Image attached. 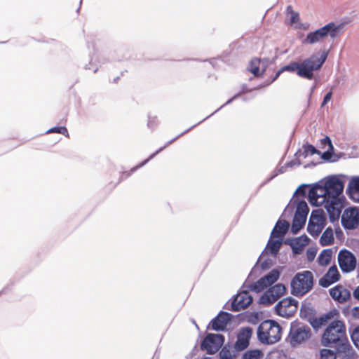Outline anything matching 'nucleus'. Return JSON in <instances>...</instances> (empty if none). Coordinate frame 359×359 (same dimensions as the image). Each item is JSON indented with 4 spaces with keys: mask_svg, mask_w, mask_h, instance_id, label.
<instances>
[{
    "mask_svg": "<svg viewBox=\"0 0 359 359\" xmlns=\"http://www.w3.org/2000/svg\"><path fill=\"white\" fill-rule=\"evenodd\" d=\"M338 316V311L333 309L319 317H314V318H311L310 320V325L314 330H317L322 326L329 324L330 320H335L334 318Z\"/></svg>",
    "mask_w": 359,
    "mask_h": 359,
    "instance_id": "obj_16",
    "label": "nucleus"
},
{
    "mask_svg": "<svg viewBox=\"0 0 359 359\" xmlns=\"http://www.w3.org/2000/svg\"><path fill=\"white\" fill-rule=\"evenodd\" d=\"M86 69H91V67H89L88 65H86Z\"/></svg>",
    "mask_w": 359,
    "mask_h": 359,
    "instance_id": "obj_54",
    "label": "nucleus"
},
{
    "mask_svg": "<svg viewBox=\"0 0 359 359\" xmlns=\"http://www.w3.org/2000/svg\"><path fill=\"white\" fill-rule=\"evenodd\" d=\"M351 339L355 346L359 350V325L354 327L351 331Z\"/></svg>",
    "mask_w": 359,
    "mask_h": 359,
    "instance_id": "obj_38",
    "label": "nucleus"
},
{
    "mask_svg": "<svg viewBox=\"0 0 359 359\" xmlns=\"http://www.w3.org/2000/svg\"><path fill=\"white\" fill-rule=\"evenodd\" d=\"M257 335L262 344H273L281 339V327L273 320H266L257 327Z\"/></svg>",
    "mask_w": 359,
    "mask_h": 359,
    "instance_id": "obj_4",
    "label": "nucleus"
},
{
    "mask_svg": "<svg viewBox=\"0 0 359 359\" xmlns=\"http://www.w3.org/2000/svg\"><path fill=\"white\" fill-rule=\"evenodd\" d=\"M324 227L325 226H321V224H313L312 221H309L307 231L311 236H312L313 237H316L323 231Z\"/></svg>",
    "mask_w": 359,
    "mask_h": 359,
    "instance_id": "obj_34",
    "label": "nucleus"
},
{
    "mask_svg": "<svg viewBox=\"0 0 359 359\" xmlns=\"http://www.w3.org/2000/svg\"><path fill=\"white\" fill-rule=\"evenodd\" d=\"M346 192L353 201L359 202V176L353 177L350 180Z\"/></svg>",
    "mask_w": 359,
    "mask_h": 359,
    "instance_id": "obj_22",
    "label": "nucleus"
},
{
    "mask_svg": "<svg viewBox=\"0 0 359 359\" xmlns=\"http://www.w3.org/2000/svg\"><path fill=\"white\" fill-rule=\"evenodd\" d=\"M313 285V276L309 271H304L295 274L291 280V293L296 296H303L309 292Z\"/></svg>",
    "mask_w": 359,
    "mask_h": 359,
    "instance_id": "obj_5",
    "label": "nucleus"
},
{
    "mask_svg": "<svg viewBox=\"0 0 359 359\" xmlns=\"http://www.w3.org/2000/svg\"><path fill=\"white\" fill-rule=\"evenodd\" d=\"M289 226L290 224L288 222L285 220H278L271 233V237L282 238L287 232Z\"/></svg>",
    "mask_w": 359,
    "mask_h": 359,
    "instance_id": "obj_23",
    "label": "nucleus"
},
{
    "mask_svg": "<svg viewBox=\"0 0 359 359\" xmlns=\"http://www.w3.org/2000/svg\"><path fill=\"white\" fill-rule=\"evenodd\" d=\"M329 292L332 298L339 303H344L351 296L349 290L341 285H337L331 288Z\"/></svg>",
    "mask_w": 359,
    "mask_h": 359,
    "instance_id": "obj_20",
    "label": "nucleus"
},
{
    "mask_svg": "<svg viewBox=\"0 0 359 359\" xmlns=\"http://www.w3.org/2000/svg\"><path fill=\"white\" fill-rule=\"evenodd\" d=\"M279 276V271L277 269H273L257 282L251 284L248 287L253 292H260L273 284L278 279Z\"/></svg>",
    "mask_w": 359,
    "mask_h": 359,
    "instance_id": "obj_10",
    "label": "nucleus"
},
{
    "mask_svg": "<svg viewBox=\"0 0 359 359\" xmlns=\"http://www.w3.org/2000/svg\"><path fill=\"white\" fill-rule=\"evenodd\" d=\"M281 244L282 238H278L275 241L269 239L266 245V249L270 251L273 256L276 257L280 248Z\"/></svg>",
    "mask_w": 359,
    "mask_h": 359,
    "instance_id": "obj_30",
    "label": "nucleus"
},
{
    "mask_svg": "<svg viewBox=\"0 0 359 359\" xmlns=\"http://www.w3.org/2000/svg\"><path fill=\"white\" fill-rule=\"evenodd\" d=\"M306 219L301 216L294 215L292 224L291 226V231L293 234H297L305 225Z\"/></svg>",
    "mask_w": 359,
    "mask_h": 359,
    "instance_id": "obj_28",
    "label": "nucleus"
},
{
    "mask_svg": "<svg viewBox=\"0 0 359 359\" xmlns=\"http://www.w3.org/2000/svg\"><path fill=\"white\" fill-rule=\"evenodd\" d=\"M158 124V122L155 117L149 116V121L147 123V126L151 129H154Z\"/></svg>",
    "mask_w": 359,
    "mask_h": 359,
    "instance_id": "obj_43",
    "label": "nucleus"
},
{
    "mask_svg": "<svg viewBox=\"0 0 359 359\" xmlns=\"http://www.w3.org/2000/svg\"><path fill=\"white\" fill-rule=\"evenodd\" d=\"M262 355L263 353L260 350H250L243 354V359H261Z\"/></svg>",
    "mask_w": 359,
    "mask_h": 359,
    "instance_id": "obj_36",
    "label": "nucleus"
},
{
    "mask_svg": "<svg viewBox=\"0 0 359 359\" xmlns=\"http://www.w3.org/2000/svg\"><path fill=\"white\" fill-rule=\"evenodd\" d=\"M285 287L278 283L267 290L260 297L259 302L263 304H271L279 299L285 292Z\"/></svg>",
    "mask_w": 359,
    "mask_h": 359,
    "instance_id": "obj_12",
    "label": "nucleus"
},
{
    "mask_svg": "<svg viewBox=\"0 0 359 359\" xmlns=\"http://www.w3.org/2000/svg\"><path fill=\"white\" fill-rule=\"evenodd\" d=\"M344 184L338 177H329L309 189V202L314 206H323L330 222H337L344 208Z\"/></svg>",
    "mask_w": 359,
    "mask_h": 359,
    "instance_id": "obj_1",
    "label": "nucleus"
},
{
    "mask_svg": "<svg viewBox=\"0 0 359 359\" xmlns=\"http://www.w3.org/2000/svg\"><path fill=\"white\" fill-rule=\"evenodd\" d=\"M309 221H312L313 224L325 226L326 224V217L323 210L316 209L311 212Z\"/></svg>",
    "mask_w": 359,
    "mask_h": 359,
    "instance_id": "obj_24",
    "label": "nucleus"
},
{
    "mask_svg": "<svg viewBox=\"0 0 359 359\" xmlns=\"http://www.w3.org/2000/svg\"><path fill=\"white\" fill-rule=\"evenodd\" d=\"M297 309L298 301L292 297L283 299L275 306L276 314L286 318L292 317Z\"/></svg>",
    "mask_w": 359,
    "mask_h": 359,
    "instance_id": "obj_9",
    "label": "nucleus"
},
{
    "mask_svg": "<svg viewBox=\"0 0 359 359\" xmlns=\"http://www.w3.org/2000/svg\"><path fill=\"white\" fill-rule=\"evenodd\" d=\"M352 314L354 317L359 318V306H355L353 309Z\"/></svg>",
    "mask_w": 359,
    "mask_h": 359,
    "instance_id": "obj_48",
    "label": "nucleus"
},
{
    "mask_svg": "<svg viewBox=\"0 0 359 359\" xmlns=\"http://www.w3.org/2000/svg\"><path fill=\"white\" fill-rule=\"evenodd\" d=\"M232 315L228 312L220 311L219 314L211 320V328L215 331L224 330L226 325L231 321Z\"/></svg>",
    "mask_w": 359,
    "mask_h": 359,
    "instance_id": "obj_17",
    "label": "nucleus"
},
{
    "mask_svg": "<svg viewBox=\"0 0 359 359\" xmlns=\"http://www.w3.org/2000/svg\"><path fill=\"white\" fill-rule=\"evenodd\" d=\"M300 316L309 323L311 318L315 317V310L308 304H302L300 309Z\"/></svg>",
    "mask_w": 359,
    "mask_h": 359,
    "instance_id": "obj_29",
    "label": "nucleus"
},
{
    "mask_svg": "<svg viewBox=\"0 0 359 359\" xmlns=\"http://www.w3.org/2000/svg\"><path fill=\"white\" fill-rule=\"evenodd\" d=\"M271 259H267L266 260H264L263 262L261 263V267L262 269H267L270 267L271 264Z\"/></svg>",
    "mask_w": 359,
    "mask_h": 359,
    "instance_id": "obj_47",
    "label": "nucleus"
},
{
    "mask_svg": "<svg viewBox=\"0 0 359 359\" xmlns=\"http://www.w3.org/2000/svg\"><path fill=\"white\" fill-rule=\"evenodd\" d=\"M309 209L307 203L304 201H300L297 203L294 215L301 216L306 219Z\"/></svg>",
    "mask_w": 359,
    "mask_h": 359,
    "instance_id": "obj_31",
    "label": "nucleus"
},
{
    "mask_svg": "<svg viewBox=\"0 0 359 359\" xmlns=\"http://www.w3.org/2000/svg\"><path fill=\"white\" fill-rule=\"evenodd\" d=\"M307 185L302 184L298 187L296 190L295 194L299 195L305 196L306 194Z\"/></svg>",
    "mask_w": 359,
    "mask_h": 359,
    "instance_id": "obj_44",
    "label": "nucleus"
},
{
    "mask_svg": "<svg viewBox=\"0 0 359 359\" xmlns=\"http://www.w3.org/2000/svg\"><path fill=\"white\" fill-rule=\"evenodd\" d=\"M309 241V238L307 236L302 235L294 238H287L285 241V243L289 245L294 253H299L302 248L308 245Z\"/></svg>",
    "mask_w": 359,
    "mask_h": 359,
    "instance_id": "obj_21",
    "label": "nucleus"
},
{
    "mask_svg": "<svg viewBox=\"0 0 359 359\" xmlns=\"http://www.w3.org/2000/svg\"><path fill=\"white\" fill-rule=\"evenodd\" d=\"M203 121H200L199 123H197L199 124L200 123H201ZM196 126L194 125L193 126H191L190 128L187 129V130H185L184 132L182 133L181 134H180L178 136H177L176 137L173 138L172 140L168 141V142L165 143V144L159 148L156 152L153 153L152 154L150 155V156L146 159L145 161H144L143 162H142L141 163H140L138 165L133 168L130 172L127 173L125 176V173H123L122 175H121V179H123V178H126L128 177V176H130L133 172H134L135 170H137L138 168L144 166L145 164H147L151 159H152L156 155H157L158 153H160L161 151H162L164 149H165L168 146H169L170 144H171L172 142H174L178 137H180V136H182V135L185 134L187 132L189 131L191 129H192L193 128H194L195 126Z\"/></svg>",
    "mask_w": 359,
    "mask_h": 359,
    "instance_id": "obj_18",
    "label": "nucleus"
},
{
    "mask_svg": "<svg viewBox=\"0 0 359 359\" xmlns=\"http://www.w3.org/2000/svg\"><path fill=\"white\" fill-rule=\"evenodd\" d=\"M316 154H319V151L315 148V147L309 144H305L303 145V151L302 152L299 150L295 155L299 156H302L304 158H306L309 155L312 156Z\"/></svg>",
    "mask_w": 359,
    "mask_h": 359,
    "instance_id": "obj_32",
    "label": "nucleus"
},
{
    "mask_svg": "<svg viewBox=\"0 0 359 359\" xmlns=\"http://www.w3.org/2000/svg\"><path fill=\"white\" fill-rule=\"evenodd\" d=\"M334 242L333 231L331 227H327L323 233L320 238V244L322 246L331 245Z\"/></svg>",
    "mask_w": 359,
    "mask_h": 359,
    "instance_id": "obj_26",
    "label": "nucleus"
},
{
    "mask_svg": "<svg viewBox=\"0 0 359 359\" xmlns=\"http://www.w3.org/2000/svg\"><path fill=\"white\" fill-rule=\"evenodd\" d=\"M260 63L261 59L254 58L249 65L248 70L253 74L255 76H261L260 74Z\"/></svg>",
    "mask_w": 359,
    "mask_h": 359,
    "instance_id": "obj_33",
    "label": "nucleus"
},
{
    "mask_svg": "<svg viewBox=\"0 0 359 359\" xmlns=\"http://www.w3.org/2000/svg\"><path fill=\"white\" fill-rule=\"evenodd\" d=\"M339 31V26H337L334 23L330 22L314 32L309 33L303 42L304 43L313 44L320 41L327 35H330L331 38L334 39L337 36Z\"/></svg>",
    "mask_w": 359,
    "mask_h": 359,
    "instance_id": "obj_6",
    "label": "nucleus"
},
{
    "mask_svg": "<svg viewBox=\"0 0 359 359\" xmlns=\"http://www.w3.org/2000/svg\"><path fill=\"white\" fill-rule=\"evenodd\" d=\"M316 255V250L315 249L310 248V249L307 250L306 257H307V259L309 262L313 261Z\"/></svg>",
    "mask_w": 359,
    "mask_h": 359,
    "instance_id": "obj_42",
    "label": "nucleus"
},
{
    "mask_svg": "<svg viewBox=\"0 0 359 359\" xmlns=\"http://www.w3.org/2000/svg\"><path fill=\"white\" fill-rule=\"evenodd\" d=\"M252 302V297L247 291H242L237 294L233 298L231 310L233 311H240L242 309L247 308Z\"/></svg>",
    "mask_w": 359,
    "mask_h": 359,
    "instance_id": "obj_15",
    "label": "nucleus"
},
{
    "mask_svg": "<svg viewBox=\"0 0 359 359\" xmlns=\"http://www.w3.org/2000/svg\"><path fill=\"white\" fill-rule=\"evenodd\" d=\"M294 165H300V162H298V163H296L294 161H290V162L287 163V165L289 166V167H292Z\"/></svg>",
    "mask_w": 359,
    "mask_h": 359,
    "instance_id": "obj_52",
    "label": "nucleus"
},
{
    "mask_svg": "<svg viewBox=\"0 0 359 359\" xmlns=\"http://www.w3.org/2000/svg\"><path fill=\"white\" fill-rule=\"evenodd\" d=\"M252 333L253 330L250 327H241L239 330L236 341L234 344V349L236 351H242L248 347Z\"/></svg>",
    "mask_w": 359,
    "mask_h": 359,
    "instance_id": "obj_14",
    "label": "nucleus"
},
{
    "mask_svg": "<svg viewBox=\"0 0 359 359\" xmlns=\"http://www.w3.org/2000/svg\"><path fill=\"white\" fill-rule=\"evenodd\" d=\"M321 344L324 346L335 348L338 353H348L352 347L344 321L338 319L332 320L323 333Z\"/></svg>",
    "mask_w": 359,
    "mask_h": 359,
    "instance_id": "obj_2",
    "label": "nucleus"
},
{
    "mask_svg": "<svg viewBox=\"0 0 359 359\" xmlns=\"http://www.w3.org/2000/svg\"><path fill=\"white\" fill-rule=\"evenodd\" d=\"M316 86H317V84H316V83H315L312 86V87L311 88V93H310V95H309L310 97L311 96V94L313 93V91H314V90L316 89Z\"/></svg>",
    "mask_w": 359,
    "mask_h": 359,
    "instance_id": "obj_53",
    "label": "nucleus"
},
{
    "mask_svg": "<svg viewBox=\"0 0 359 359\" xmlns=\"http://www.w3.org/2000/svg\"><path fill=\"white\" fill-rule=\"evenodd\" d=\"M321 144L324 146L328 145L330 149H333V145L330 138L327 136L325 137L321 140Z\"/></svg>",
    "mask_w": 359,
    "mask_h": 359,
    "instance_id": "obj_45",
    "label": "nucleus"
},
{
    "mask_svg": "<svg viewBox=\"0 0 359 359\" xmlns=\"http://www.w3.org/2000/svg\"><path fill=\"white\" fill-rule=\"evenodd\" d=\"M220 359H235L236 354L234 351H231L229 346H224L219 351Z\"/></svg>",
    "mask_w": 359,
    "mask_h": 359,
    "instance_id": "obj_35",
    "label": "nucleus"
},
{
    "mask_svg": "<svg viewBox=\"0 0 359 359\" xmlns=\"http://www.w3.org/2000/svg\"><path fill=\"white\" fill-rule=\"evenodd\" d=\"M47 133H56L62 134V135H65V137H69L68 130L65 126L51 128L49 130H48Z\"/></svg>",
    "mask_w": 359,
    "mask_h": 359,
    "instance_id": "obj_40",
    "label": "nucleus"
},
{
    "mask_svg": "<svg viewBox=\"0 0 359 359\" xmlns=\"http://www.w3.org/2000/svg\"><path fill=\"white\" fill-rule=\"evenodd\" d=\"M322 158L323 159H329L330 158V154L327 151H325L324 152L323 154H322Z\"/></svg>",
    "mask_w": 359,
    "mask_h": 359,
    "instance_id": "obj_51",
    "label": "nucleus"
},
{
    "mask_svg": "<svg viewBox=\"0 0 359 359\" xmlns=\"http://www.w3.org/2000/svg\"><path fill=\"white\" fill-rule=\"evenodd\" d=\"M119 78L117 77L116 79H114V81L116 82Z\"/></svg>",
    "mask_w": 359,
    "mask_h": 359,
    "instance_id": "obj_56",
    "label": "nucleus"
},
{
    "mask_svg": "<svg viewBox=\"0 0 359 359\" xmlns=\"http://www.w3.org/2000/svg\"><path fill=\"white\" fill-rule=\"evenodd\" d=\"M341 225L346 229H354L359 224V212L355 208L346 209L341 215Z\"/></svg>",
    "mask_w": 359,
    "mask_h": 359,
    "instance_id": "obj_13",
    "label": "nucleus"
},
{
    "mask_svg": "<svg viewBox=\"0 0 359 359\" xmlns=\"http://www.w3.org/2000/svg\"><path fill=\"white\" fill-rule=\"evenodd\" d=\"M340 274L335 265L330 267L327 272L319 280V285L323 287H327L339 280Z\"/></svg>",
    "mask_w": 359,
    "mask_h": 359,
    "instance_id": "obj_19",
    "label": "nucleus"
},
{
    "mask_svg": "<svg viewBox=\"0 0 359 359\" xmlns=\"http://www.w3.org/2000/svg\"><path fill=\"white\" fill-rule=\"evenodd\" d=\"M353 297L355 299L359 300V285L354 290Z\"/></svg>",
    "mask_w": 359,
    "mask_h": 359,
    "instance_id": "obj_49",
    "label": "nucleus"
},
{
    "mask_svg": "<svg viewBox=\"0 0 359 359\" xmlns=\"http://www.w3.org/2000/svg\"><path fill=\"white\" fill-rule=\"evenodd\" d=\"M249 91L248 87L246 85H243L242 86V90L241 91H240L239 93H238L237 94H236L233 97H232L231 99H229V100H227L226 102V103H224L223 105H222L219 109H217V110H215L212 114H214L215 113H216L217 111H218L221 108H222L224 106L226 105V104H229L230 103L232 102L233 100H234L235 99H236L237 97H238L241 94L245 93V92H248ZM211 116V114L207 117H205L203 121L207 119L208 117H210Z\"/></svg>",
    "mask_w": 359,
    "mask_h": 359,
    "instance_id": "obj_37",
    "label": "nucleus"
},
{
    "mask_svg": "<svg viewBox=\"0 0 359 359\" xmlns=\"http://www.w3.org/2000/svg\"><path fill=\"white\" fill-rule=\"evenodd\" d=\"M311 334L309 326L299 323H292L289 333L290 342L294 346L308 339Z\"/></svg>",
    "mask_w": 359,
    "mask_h": 359,
    "instance_id": "obj_7",
    "label": "nucleus"
},
{
    "mask_svg": "<svg viewBox=\"0 0 359 359\" xmlns=\"http://www.w3.org/2000/svg\"><path fill=\"white\" fill-rule=\"evenodd\" d=\"M332 95V92L330 91L324 96L323 101L322 102V107L326 104L331 100Z\"/></svg>",
    "mask_w": 359,
    "mask_h": 359,
    "instance_id": "obj_46",
    "label": "nucleus"
},
{
    "mask_svg": "<svg viewBox=\"0 0 359 359\" xmlns=\"http://www.w3.org/2000/svg\"><path fill=\"white\" fill-rule=\"evenodd\" d=\"M327 57V53L323 52L320 56L313 54L301 62H292L280 68V72H297V74L304 79H313V72L321 68Z\"/></svg>",
    "mask_w": 359,
    "mask_h": 359,
    "instance_id": "obj_3",
    "label": "nucleus"
},
{
    "mask_svg": "<svg viewBox=\"0 0 359 359\" xmlns=\"http://www.w3.org/2000/svg\"><path fill=\"white\" fill-rule=\"evenodd\" d=\"M283 73V72H280V69L276 72V75L274 76V77L272 79V82H273L274 81H276L278 77L280 75V74Z\"/></svg>",
    "mask_w": 359,
    "mask_h": 359,
    "instance_id": "obj_50",
    "label": "nucleus"
},
{
    "mask_svg": "<svg viewBox=\"0 0 359 359\" xmlns=\"http://www.w3.org/2000/svg\"><path fill=\"white\" fill-rule=\"evenodd\" d=\"M224 341V337L222 334L209 333L202 341L201 348L208 354H214L222 347Z\"/></svg>",
    "mask_w": 359,
    "mask_h": 359,
    "instance_id": "obj_8",
    "label": "nucleus"
},
{
    "mask_svg": "<svg viewBox=\"0 0 359 359\" xmlns=\"http://www.w3.org/2000/svg\"><path fill=\"white\" fill-rule=\"evenodd\" d=\"M97 69H98V68H97V67H96V68L93 70V72H94V73L97 72Z\"/></svg>",
    "mask_w": 359,
    "mask_h": 359,
    "instance_id": "obj_55",
    "label": "nucleus"
},
{
    "mask_svg": "<svg viewBox=\"0 0 359 359\" xmlns=\"http://www.w3.org/2000/svg\"><path fill=\"white\" fill-rule=\"evenodd\" d=\"M320 359H337L336 354L330 349L320 350Z\"/></svg>",
    "mask_w": 359,
    "mask_h": 359,
    "instance_id": "obj_39",
    "label": "nucleus"
},
{
    "mask_svg": "<svg viewBox=\"0 0 359 359\" xmlns=\"http://www.w3.org/2000/svg\"><path fill=\"white\" fill-rule=\"evenodd\" d=\"M287 16L289 18L290 24L294 26L295 28H300L301 24L299 22V13L294 11L292 6L289 5L286 8Z\"/></svg>",
    "mask_w": 359,
    "mask_h": 359,
    "instance_id": "obj_25",
    "label": "nucleus"
},
{
    "mask_svg": "<svg viewBox=\"0 0 359 359\" xmlns=\"http://www.w3.org/2000/svg\"><path fill=\"white\" fill-rule=\"evenodd\" d=\"M269 63H270V60L269 58H264V59L261 60V63H260V74H261V76L264 74V72H265L266 69L269 66Z\"/></svg>",
    "mask_w": 359,
    "mask_h": 359,
    "instance_id": "obj_41",
    "label": "nucleus"
},
{
    "mask_svg": "<svg viewBox=\"0 0 359 359\" xmlns=\"http://www.w3.org/2000/svg\"><path fill=\"white\" fill-rule=\"evenodd\" d=\"M332 249H325L323 250L319 255L318 257V262L320 266H327L328 265L332 259Z\"/></svg>",
    "mask_w": 359,
    "mask_h": 359,
    "instance_id": "obj_27",
    "label": "nucleus"
},
{
    "mask_svg": "<svg viewBox=\"0 0 359 359\" xmlns=\"http://www.w3.org/2000/svg\"><path fill=\"white\" fill-rule=\"evenodd\" d=\"M338 263L343 272L349 273L355 269L356 258L350 251L341 250L338 254Z\"/></svg>",
    "mask_w": 359,
    "mask_h": 359,
    "instance_id": "obj_11",
    "label": "nucleus"
}]
</instances>
